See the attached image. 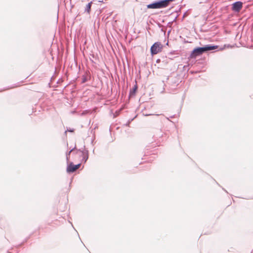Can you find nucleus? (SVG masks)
Wrapping results in <instances>:
<instances>
[{
    "label": "nucleus",
    "instance_id": "1",
    "mask_svg": "<svg viewBox=\"0 0 253 253\" xmlns=\"http://www.w3.org/2000/svg\"><path fill=\"white\" fill-rule=\"evenodd\" d=\"M217 46H211L208 45L205 47L195 48L191 52L190 55V57L191 58H195L197 56L202 54L204 52L215 49L217 48Z\"/></svg>",
    "mask_w": 253,
    "mask_h": 253
},
{
    "label": "nucleus",
    "instance_id": "2",
    "mask_svg": "<svg viewBox=\"0 0 253 253\" xmlns=\"http://www.w3.org/2000/svg\"><path fill=\"white\" fill-rule=\"evenodd\" d=\"M172 0H162L147 5L148 8L157 9L168 6Z\"/></svg>",
    "mask_w": 253,
    "mask_h": 253
},
{
    "label": "nucleus",
    "instance_id": "3",
    "mask_svg": "<svg viewBox=\"0 0 253 253\" xmlns=\"http://www.w3.org/2000/svg\"><path fill=\"white\" fill-rule=\"evenodd\" d=\"M163 48V44L159 42L154 43L151 46L150 51L152 55L156 54L162 51Z\"/></svg>",
    "mask_w": 253,
    "mask_h": 253
},
{
    "label": "nucleus",
    "instance_id": "4",
    "mask_svg": "<svg viewBox=\"0 0 253 253\" xmlns=\"http://www.w3.org/2000/svg\"><path fill=\"white\" fill-rule=\"evenodd\" d=\"M81 164L75 165L73 163H71L67 167L66 171L68 173H72L76 171L80 168Z\"/></svg>",
    "mask_w": 253,
    "mask_h": 253
},
{
    "label": "nucleus",
    "instance_id": "5",
    "mask_svg": "<svg viewBox=\"0 0 253 253\" xmlns=\"http://www.w3.org/2000/svg\"><path fill=\"white\" fill-rule=\"evenodd\" d=\"M243 3L241 1H237L232 4V10L233 11L239 12L242 8Z\"/></svg>",
    "mask_w": 253,
    "mask_h": 253
},
{
    "label": "nucleus",
    "instance_id": "6",
    "mask_svg": "<svg viewBox=\"0 0 253 253\" xmlns=\"http://www.w3.org/2000/svg\"><path fill=\"white\" fill-rule=\"evenodd\" d=\"M91 4H92V2H90L88 3L86 6L85 11H86L88 13H90Z\"/></svg>",
    "mask_w": 253,
    "mask_h": 253
},
{
    "label": "nucleus",
    "instance_id": "7",
    "mask_svg": "<svg viewBox=\"0 0 253 253\" xmlns=\"http://www.w3.org/2000/svg\"><path fill=\"white\" fill-rule=\"evenodd\" d=\"M69 131H71V132H73L74 131V130H70Z\"/></svg>",
    "mask_w": 253,
    "mask_h": 253
}]
</instances>
